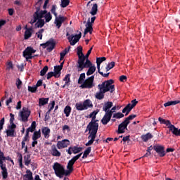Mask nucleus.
<instances>
[{
    "label": "nucleus",
    "mask_w": 180,
    "mask_h": 180,
    "mask_svg": "<svg viewBox=\"0 0 180 180\" xmlns=\"http://www.w3.org/2000/svg\"><path fill=\"white\" fill-rule=\"evenodd\" d=\"M122 117H124V114L123 112L114 113L112 116L113 119H122Z\"/></svg>",
    "instance_id": "nucleus-43"
},
{
    "label": "nucleus",
    "mask_w": 180,
    "mask_h": 180,
    "mask_svg": "<svg viewBox=\"0 0 180 180\" xmlns=\"http://www.w3.org/2000/svg\"><path fill=\"white\" fill-rule=\"evenodd\" d=\"M51 154L53 157H61V153L57 150L56 145H52Z\"/></svg>",
    "instance_id": "nucleus-18"
},
{
    "label": "nucleus",
    "mask_w": 180,
    "mask_h": 180,
    "mask_svg": "<svg viewBox=\"0 0 180 180\" xmlns=\"http://www.w3.org/2000/svg\"><path fill=\"white\" fill-rule=\"evenodd\" d=\"M52 77H56V73L54 72H49L47 73V79H50Z\"/></svg>",
    "instance_id": "nucleus-62"
},
{
    "label": "nucleus",
    "mask_w": 180,
    "mask_h": 180,
    "mask_svg": "<svg viewBox=\"0 0 180 180\" xmlns=\"http://www.w3.org/2000/svg\"><path fill=\"white\" fill-rule=\"evenodd\" d=\"M98 112L94 110L89 115V118H91V121L87 125L86 129L85 132L86 133L89 130V136L88 139H91L86 144V147H89V146H92L94 144V141H95V138L96 137V134L98 133V129H99V124L97 123L98 120L96 119V115H98Z\"/></svg>",
    "instance_id": "nucleus-1"
},
{
    "label": "nucleus",
    "mask_w": 180,
    "mask_h": 180,
    "mask_svg": "<svg viewBox=\"0 0 180 180\" xmlns=\"http://www.w3.org/2000/svg\"><path fill=\"white\" fill-rule=\"evenodd\" d=\"M112 106H113V103L112 101H108L105 103L104 105L103 106V112H105V113L109 112V110H110Z\"/></svg>",
    "instance_id": "nucleus-17"
},
{
    "label": "nucleus",
    "mask_w": 180,
    "mask_h": 180,
    "mask_svg": "<svg viewBox=\"0 0 180 180\" xmlns=\"http://www.w3.org/2000/svg\"><path fill=\"white\" fill-rule=\"evenodd\" d=\"M79 61H80V62L82 61L83 65H84V67L86 68H88L92 66V62H91V60H89V59L85 58V56L84 58H82V59L80 58V60Z\"/></svg>",
    "instance_id": "nucleus-19"
},
{
    "label": "nucleus",
    "mask_w": 180,
    "mask_h": 180,
    "mask_svg": "<svg viewBox=\"0 0 180 180\" xmlns=\"http://www.w3.org/2000/svg\"><path fill=\"white\" fill-rule=\"evenodd\" d=\"M103 61H106V57L103 56V57H99L96 58V63L102 64Z\"/></svg>",
    "instance_id": "nucleus-56"
},
{
    "label": "nucleus",
    "mask_w": 180,
    "mask_h": 180,
    "mask_svg": "<svg viewBox=\"0 0 180 180\" xmlns=\"http://www.w3.org/2000/svg\"><path fill=\"white\" fill-rule=\"evenodd\" d=\"M71 49V46H69L68 48H65L62 52H60V54L62 56H65L66 54L70 51V49Z\"/></svg>",
    "instance_id": "nucleus-59"
},
{
    "label": "nucleus",
    "mask_w": 180,
    "mask_h": 180,
    "mask_svg": "<svg viewBox=\"0 0 180 180\" xmlns=\"http://www.w3.org/2000/svg\"><path fill=\"white\" fill-rule=\"evenodd\" d=\"M42 134H44L45 139L50 137L51 130L49 127H44L41 129Z\"/></svg>",
    "instance_id": "nucleus-24"
},
{
    "label": "nucleus",
    "mask_w": 180,
    "mask_h": 180,
    "mask_svg": "<svg viewBox=\"0 0 180 180\" xmlns=\"http://www.w3.org/2000/svg\"><path fill=\"white\" fill-rule=\"evenodd\" d=\"M30 162H32V160L30 159V155H27L24 156V163L25 165L29 167L30 165Z\"/></svg>",
    "instance_id": "nucleus-38"
},
{
    "label": "nucleus",
    "mask_w": 180,
    "mask_h": 180,
    "mask_svg": "<svg viewBox=\"0 0 180 180\" xmlns=\"http://www.w3.org/2000/svg\"><path fill=\"white\" fill-rule=\"evenodd\" d=\"M41 47L43 49H46L49 53H51L54 49H56V41L53 38L50 39L49 41H47L46 43L41 44Z\"/></svg>",
    "instance_id": "nucleus-6"
},
{
    "label": "nucleus",
    "mask_w": 180,
    "mask_h": 180,
    "mask_svg": "<svg viewBox=\"0 0 180 180\" xmlns=\"http://www.w3.org/2000/svg\"><path fill=\"white\" fill-rule=\"evenodd\" d=\"M26 31L25 32L24 39L25 40H28L32 37V28H27V26H25Z\"/></svg>",
    "instance_id": "nucleus-22"
},
{
    "label": "nucleus",
    "mask_w": 180,
    "mask_h": 180,
    "mask_svg": "<svg viewBox=\"0 0 180 180\" xmlns=\"http://www.w3.org/2000/svg\"><path fill=\"white\" fill-rule=\"evenodd\" d=\"M30 110L29 108L24 107L22 108V110L20 112L19 116L21 117V121L26 123V122L29 121V116H30Z\"/></svg>",
    "instance_id": "nucleus-7"
},
{
    "label": "nucleus",
    "mask_w": 180,
    "mask_h": 180,
    "mask_svg": "<svg viewBox=\"0 0 180 180\" xmlns=\"http://www.w3.org/2000/svg\"><path fill=\"white\" fill-rule=\"evenodd\" d=\"M127 126H129V122L124 120L121 124H119L117 133L118 134H123V133L125 131L124 130H127Z\"/></svg>",
    "instance_id": "nucleus-10"
},
{
    "label": "nucleus",
    "mask_w": 180,
    "mask_h": 180,
    "mask_svg": "<svg viewBox=\"0 0 180 180\" xmlns=\"http://www.w3.org/2000/svg\"><path fill=\"white\" fill-rule=\"evenodd\" d=\"M61 70L63 69L60 66H54L53 73H55V78H60L61 77Z\"/></svg>",
    "instance_id": "nucleus-20"
},
{
    "label": "nucleus",
    "mask_w": 180,
    "mask_h": 180,
    "mask_svg": "<svg viewBox=\"0 0 180 180\" xmlns=\"http://www.w3.org/2000/svg\"><path fill=\"white\" fill-rule=\"evenodd\" d=\"M36 130V121H33L31 124V126L28 127L26 130L28 133H33Z\"/></svg>",
    "instance_id": "nucleus-34"
},
{
    "label": "nucleus",
    "mask_w": 180,
    "mask_h": 180,
    "mask_svg": "<svg viewBox=\"0 0 180 180\" xmlns=\"http://www.w3.org/2000/svg\"><path fill=\"white\" fill-rule=\"evenodd\" d=\"M43 33H44V29H40L36 32V35L39 40H43Z\"/></svg>",
    "instance_id": "nucleus-42"
},
{
    "label": "nucleus",
    "mask_w": 180,
    "mask_h": 180,
    "mask_svg": "<svg viewBox=\"0 0 180 180\" xmlns=\"http://www.w3.org/2000/svg\"><path fill=\"white\" fill-rule=\"evenodd\" d=\"M139 103V101L137 100L134 99L131 101L130 106L133 109V108L136 107V105Z\"/></svg>",
    "instance_id": "nucleus-61"
},
{
    "label": "nucleus",
    "mask_w": 180,
    "mask_h": 180,
    "mask_svg": "<svg viewBox=\"0 0 180 180\" xmlns=\"http://www.w3.org/2000/svg\"><path fill=\"white\" fill-rule=\"evenodd\" d=\"M48 71H49V66L47 65L44 66L40 72L41 77H44V75H46Z\"/></svg>",
    "instance_id": "nucleus-45"
},
{
    "label": "nucleus",
    "mask_w": 180,
    "mask_h": 180,
    "mask_svg": "<svg viewBox=\"0 0 180 180\" xmlns=\"http://www.w3.org/2000/svg\"><path fill=\"white\" fill-rule=\"evenodd\" d=\"M11 125L8 126V130H15L16 129V125L13 122H10Z\"/></svg>",
    "instance_id": "nucleus-58"
},
{
    "label": "nucleus",
    "mask_w": 180,
    "mask_h": 180,
    "mask_svg": "<svg viewBox=\"0 0 180 180\" xmlns=\"http://www.w3.org/2000/svg\"><path fill=\"white\" fill-rule=\"evenodd\" d=\"M82 37V33L81 32L78 34L74 35V39L72 42H70L71 46H75L78 41H79V39Z\"/></svg>",
    "instance_id": "nucleus-21"
},
{
    "label": "nucleus",
    "mask_w": 180,
    "mask_h": 180,
    "mask_svg": "<svg viewBox=\"0 0 180 180\" xmlns=\"http://www.w3.org/2000/svg\"><path fill=\"white\" fill-rule=\"evenodd\" d=\"M0 167L1 171V175L3 177V179H6L8 178V169L6 168V165L1 163L0 164Z\"/></svg>",
    "instance_id": "nucleus-14"
},
{
    "label": "nucleus",
    "mask_w": 180,
    "mask_h": 180,
    "mask_svg": "<svg viewBox=\"0 0 180 180\" xmlns=\"http://www.w3.org/2000/svg\"><path fill=\"white\" fill-rule=\"evenodd\" d=\"M50 98H40L39 99V106H44V105H47L49 103V101Z\"/></svg>",
    "instance_id": "nucleus-29"
},
{
    "label": "nucleus",
    "mask_w": 180,
    "mask_h": 180,
    "mask_svg": "<svg viewBox=\"0 0 180 180\" xmlns=\"http://www.w3.org/2000/svg\"><path fill=\"white\" fill-rule=\"evenodd\" d=\"M92 150V148L91 146L88 147L84 152L82 158H87L88 155H89V154L91 153V151Z\"/></svg>",
    "instance_id": "nucleus-40"
},
{
    "label": "nucleus",
    "mask_w": 180,
    "mask_h": 180,
    "mask_svg": "<svg viewBox=\"0 0 180 180\" xmlns=\"http://www.w3.org/2000/svg\"><path fill=\"white\" fill-rule=\"evenodd\" d=\"M153 150L156 151L159 157H165V148L161 145H156L153 146Z\"/></svg>",
    "instance_id": "nucleus-8"
},
{
    "label": "nucleus",
    "mask_w": 180,
    "mask_h": 180,
    "mask_svg": "<svg viewBox=\"0 0 180 180\" xmlns=\"http://www.w3.org/2000/svg\"><path fill=\"white\" fill-rule=\"evenodd\" d=\"M89 70L86 72V75L88 77H89V75H92V74H94V72H95L96 71V67L95 65H91L90 67L88 68Z\"/></svg>",
    "instance_id": "nucleus-33"
},
{
    "label": "nucleus",
    "mask_w": 180,
    "mask_h": 180,
    "mask_svg": "<svg viewBox=\"0 0 180 180\" xmlns=\"http://www.w3.org/2000/svg\"><path fill=\"white\" fill-rule=\"evenodd\" d=\"M90 13L92 15V16H95V15H96V13H98V4H93V6L90 11Z\"/></svg>",
    "instance_id": "nucleus-37"
},
{
    "label": "nucleus",
    "mask_w": 180,
    "mask_h": 180,
    "mask_svg": "<svg viewBox=\"0 0 180 180\" xmlns=\"http://www.w3.org/2000/svg\"><path fill=\"white\" fill-rule=\"evenodd\" d=\"M28 91L29 92H32V94H36V92H37V87L36 86V85H34V86H28Z\"/></svg>",
    "instance_id": "nucleus-50"
},
{
    "label": "nucleus",
    "mask_w": 180,
    "mask_h": 180,
    "mask_svg": "<svg viewBox=\"0 0 180 180\" xmlns=\"http://www.w3.org/2000/svg\"><path fill=\"white\" fill-rule=\"evenodd\" d=\"M158 121L160 122V124H166V126H167V127H169L170 124H171V121L168 120H165L162 119L161 117H160L158 118Z\"/></svg>",
    "instance_id": "nucleus-35"
},
{
    "label": "nucleus",
    "mask_w": 180,
    "mask_h": 180,
    "mask_svg": "<svg viewBox=\"0 0 180 180\" xmlns=\"http://www.w3.org/2000/svg\"><path fill=\"white\" fill-rule=\"evenodd\" d=\"M53 169L55 172L56 176H58V178H63L64 175L68 176V175H70L71 172H72L73 171L71 170V169H68V170H65V169H64V167L58 162H56L54 164V165L53 166Z\"/></svg>",
    "instance_id": "nucleus-3"
},
{
    "label": "nucleus",
    "mask_w": 180,
    "mask_h": 180,
    "mask_svg": "<svg viewBox=\"0 0 180 180\" xmlns=\"http://www.w3.org/2000/svg\"><path fill=\"white\" fill-rule=\"evenodd\" d=\"M77 56H78V60L84 58L85 57V55L82 53V46H79L77 47Z\"/></svg>",
    "instance_id": "nucleus-30"
},
{
    "label": "nucleus",
    "mask_w": 180,
    "mask_h": 180,
    "mask_svg": "<svg viewBox=\"0 0 180 180\" xmlns=\"http://www.w3.org/2000/svg\"><path fill=\"white\" fill-rule=\"evenodd\" d=\"M70 5V0H61V8H67Z\"/></svg>",
    "instance_id": "nucleus-48"
},
{
    "label": "nucleus",
    "mask_w": 180,
    "mask_h": 180,
    "mask_svg": "<svg viewBox=\"0 0 180 180\" xmlns=\"http://www.w3.org/2000/svg\"><path fill=\"white\" fill-rule=\"evenodd\" d=\"M47 13L46 10H41L40 11V6L36 7V12L34 13V15L38 16L39 18H44V15Z\"/></svg>",
    "instance_id": "nucleus-13"
},
{
    "label": "nucleus",
    "mask_w": 180,
    "mask_h": 180,
    "mask_svg": "<svg viewBox=\"0 0 180 180\" xmlns=\"http://www.w3.org/2000/svg\"><path fill=\"white\" fill-rule=\"evenodd\" d=\"M71 110H72V108H71V106L67 105L65 107L63 112L66 117H70V115H71Z\"/></svg>",
    "instance_id": "nucleus-36"
},
{
    "label": "nucleus",
    "mask_w": 180,
    "mask_h": 180,
    "mask_svg": "<svg viewBox=\"0 0 180 180\" xmlns=\"http://www.w3.org/2000/svg\"><path fill=\"white\" fill-rule=\"evenodd\" d=\"M93 107L94 105L92 104V101H91L89 99L85 100L83 103H77L75 105L77 110H86L87 109H89V108Z\"/></svg>",
    "instance_id": "nucleus-4"
},
{
    "label": "nucleus",
    "mask_w": 180,
    "mask_h": 180,
    "mask_svg": "<svg viewBox=\"0 0 180 180\" xmlns=\"http://www.w3.org/2000/svg\"><path fill=\"white\" fill-rule=\"evenodd\" d=\"M168 129L174 136H180V129H178V128L175 127V125L171 124L169 127H168Z\"/></svg>",
    "instance_id": "nucleus-15"
},
{
    "label": "nucleus",
    "mask_w": 180,
    "mask_h": 180,
    "mask_svg": "<svg viewBox=\"0 0 180 180\" xmlns=\"http://www.w3.org/2000/svg\"><path fill=\"white\" fill-rule=\"evenodd\" d=\"M120 81L121 82H125L127 81V77L125 75H122L120 77Z\"/></svg>",
    "instance_id": "nucleus-63"
},
{
    "label": "nucleus",
    "mask_w": 180,
    "mask_h": 180,
    "mask_svg": "<svg viewBox=\"0 0 180 180\" xmlns=\"http://www.w3.org/2000/svg\"><path fill=\"white\" fill-rule=\"evenodd\" d=\"M44 19L39 18L37 22L34 24L35 29H39V27H43L44 26Z\"/></svg>",
    "instance_id": "nucleus-26"
},
{
    "label": "nucleus",
    "mask_w": 180,
    "mask_h": 180,
    "mask_svg": "<svg viewBox=\"0 0 180 180\" xmlns=\"http://www.w3.org/2000/svg\"><path fill=\"white\" fill-rule=\"evenodd\" d=\"M70 77H71V74H67L63 78V81L65 82V85H68V84L71 82V79L70 78Z\"/></svg>",
    "instance_id": "nucleus-46"
},
{
    "label": "nucleus",
    "mask_w": 180,
    "mask_h": 180,
    "mask_svg": "<svg viewBox=\"0 0 180 180\" xmlns=\"http://www.w3.org/2000/svg\"><path fill=\"white\" fill-rule=\"evenodd\" d=\"M112 84H115V81L110 79L109 80L104 81L101 84H98L97 88L99 91L96 94V99L102 101V99L105 98V94H106V92L113 94V92H115V85Z\"/></svg>",
    "instance_id": "nucleus-2"
},
{
    "label": "nucleus",
    "mask_w": 180,
    "mask_h": 180,
    "mask_svg": "<svg viewBox=\"0 0 180 180\" xmlns=\"http://www.w3.org/2000/svg\"><path fill=\"white\" fill-rule=\"evenodd\" d=\"M4 133H6L7 137H16V130L6 129Z\"/></svg>",
    "instance_id": "nucleus-27"
},
{
    "label": "nucleus",
    "mask_w": 180,
    "mask_h": 180,
    "mask_svg": "<svg viewBox=\"0 0 180 180\" xmlns=\"http://www.w3.org/2000/svg\"><path fill=\"white\" fill-rule=\"evenodd\" d=\"M56 9H57V6L56 4L53 5L51 9V13H53V15H54L55 18H57L58 16L57 12H56Z\"/></svg>",
    "instance_id": "nucleus-54"
},
{
    "label": "nucleus",
    "mask_w": 180,
    "mask_h": 180,
    "mask_svg": "<svg viewBox=\"0 0 180 180\" xmlns=\"http://www.w3.org/2000/svg\"><path fill=\"white\" fill-rule=\"evenodd\" d=\"M11 125L8 126V130H15L16 129V125L13 122H10Z\"/></svg>",
    "instance_id": "nucleus-57"
},
{
    "label": "nucleus",
    "mask_w": 180,
    "mask_h": 180,
    "mask_svg": "<svg viewBox=\"0 0 180 180\" xmlns=\"http://www.w3.org/2000/svg\"><path fill=\"white\" fill-rule=\"evenodd\" d=\"M77 72H81V71H84V68H86L85 67V65H84V62L77 60Z\"/></svg>",
    "instance_id": "nucleus-28"
},
{
    "label": "nucleus",
    "mask_w": 180,
    "mask_h": 180,
    "mask_svg": "<svg viewBox=\"0 0 180 180\" xmlns=\"http://www.w3.org/2000/svg\"><path fill=\"white\" fill-rule=\"evenodd\" d=\"M95 79V75H92L88 77L83 84H81L80 88L82 89H91V88H94V80Z\"/></svg>",
    "instance_id": "nucleus-5"
},
{
    "label": "nucleus",
    "mask_w": 180,
    "mask_h": 180,
    "mask_svg": "<svg viewBox=\"0 0 180 180\" xmlns=\"http://www.w3.org/2000/svg\"><path fill=\"white\" fill-rule=\"evenodd\" d=\"M135 117H137L136 115H129L127 118H125V121H127V122H128V124H130V120H133V119H135Z\"/></svg>",
    "instance_id": "nucleus-51"
},
{
    "label": "nucleus",
    "mask_w": 180,
    "mask_h": 180,
    "mask_svg": "<svg viewBox=\"0 0 180 180\" xmlns=\"http://www.w3.org/2000/svg\"><path fill=\"white\" fill-rule=\"evenodd\" d=\"M5 124V117H3L1 120H0V131L1 130H4V125Z\"/></svg>",
    "instance_id": "nucleus-60"
},
{
    "label": "nucleus",
    "mask_w": 180,
    "mask_h": 180,
    "mask_svg": "<svg viewBox=\"0 0 180 180\" xmlns=\"http://www.w3.org/2000/svg\"><path fill=\"white\" fill-rule=\"evenodd\" d=\"M133 108L130 106V103L127 104L122 110V113H125V116H127Z\"/></svg>",
    "instance_id": "nucleus-31"
},
{
    "label": "nucleus",
    "mask_w": 180,
    "mask_h": 180,
    "mask_svg": "<svg viewBox=\"0 0 180 180\" xmlns=\"http://www.w3.org/2000/svg\"><path fill=\"white\" fill-rule=\"evenodd\" d=\"M34 53H36V50L32 48V46H27L23 51V57L34 54Z\"/></svg>",
    "instance_id": "nucleus-16"
},
{
    "label": "nucleus",
    "mask_w": 180,
    "mask_h": 180,
    "mask_svg": "<svg viewBox=\"0 0 180 180\" xmlns=\"http://www.w3.org/2000/svg\"><path fill=\"white\" fill-rule=\"evenodd\" d=\"M23 180H34L33 179V172L27 169L26 171V174L23 176Z\"/></svg>",
    "instance_id": "nucleus-23"
},
{
    "label": "nucleus",
    "mask_w": 180,
    "mask_h": 180,
    "mask_svg": "<svg viewBox=\"0 0 180 180\" xmlns=\"http://www.w3.org/2000/svg\"><path fill=\"white\" fill-rule=\"evenodd\" d=\"M111 119H112V112L110 111L108 112H105L101 120L102 124H104V125L108 124V123L110 122Z\"/></svg>",
    "instance_id": "nucleus-12"
},
{
    "label": "nucleus",
    "mask_w": 180,
    "mask_h": 180,
    "mask_svg": "<svg viewBox=\"0 0 180 180\" xmlns=\"http://www.w3.org/2000/svg\"><path fill=\"white\" fill-rule=\"evenodd\" d=\"M38 19H42L40 17H38L37 15H33V19H32L30 22V23L31 25H34V23H36V22H37Z\"/></svg>",
    "instance_id": "nucleus-53"
},
{
    "label": "nucleus",
    "mask_w": 180,
    "mask_h": 180,
    "mask_svg": "<svg viewBox=\"0 0 180 180\" xmlns=\"http://www.w3.org/2000/svg\"><path fill=\"white\" fill-rule=\"evenodd\" d=\"M55 24L56 25V27L58 29H60L61 27V25H63V23H64L65 22V20H67V17H64L61 15H56V17H55Z\"/></svg>",
    "instance_id": "nucleus-9"
},
{
    "label": "nucleus",
    "mask_w": 180,
    "mask_h": 180,
    "mask_svg": "<svg viewBox=\"0 0 180 180\" xmlns=\"http://www.w3.org/2000/svg\"><path fill=\"white\" fill-rule=\"evenodd\" d=\"M74 162L69 160L68 165H67V169H70V171H74Z\"/></svg>",
    "instance_id": "nucleus-49"
},
{
    "label": "nucleus",
    "mask_w": 180,
    "mask_h": 180,
    "mask_svg": "<svg viewBox=\"0 0 180 180\" xmlns=\"http://www.w3.org/2000/svg\"><path fill=\"white\" fill-rule=\"evenodd\" d=\"M54 106H56V101H53L51 102V103H50L49 105V109L47 113H50V112H51V110H53V109H54Z\"/></svg>",
    "instance_id": "nucleus-55"
},
{
    "label": "nucleus",
    "mask_w": 180,
    "mask_h": 180,
    "mask_svg": "<svg viewBox=\"0 0 180 180\" xmlns=\"http://www.w3.org/2000/svg\"><path fill=\"white\" fill-rule=\"evenodd\" d=\"M70 146V140L68 139H63L62 141H59L57 142L56 146L58 150H61L63 148H66Z\"/></svg>",
    "instance_id": "nucleus-11"
},
{
    "label": "nucleus",
    "mask_w": 180,
    "mask_h": 180,
    "mask_svg": "<svg viewBox=\"0 0 180 180\" xmlns=\"http://www.w3.org/2000/svg\"><path fill=\"white\" fill-rule=\"evenodd\" d=\"M72 151L73 154H78V153H81V151H82V148L78 146H73L72 147Z\"/></svg>",
    "instance_id": "nucleus-41"
},
{
    "label": "nucleus",
    "mask_w": 180,
    "mask_h": 180,
    "mask_svg": "<svg viewBox=\"0 0 180 180\" xmlns=\"http://www.w3.org/2000/svg\"><path fill=\"white\" fill-rule=\"evenodd\" d=\"M93 31H94V28H89L88 27H86V29L84 30V37H85V36L88 33H89L90 34H92Z\"/></svg>",
    "instance_id": "nucleus-52"
},
{
    "label": "nucleus",
    "mask_w": 180,
    "mask_h": 180,
    "mask_svg": "<svg viewBox=\"0 0 180 180\" xmlns=\"http://www.w3.org/2000/svg\"><path fill=\"white\" fill-rule=\"evenodd\" d=\"M44 18H45L46 23H49V22L53 19V15H51V13L46 12V13L44 15Z\"/></svg>",
    "instance_id": "nucleus-39"
},
{
    "label": "nucleus",
    "mask_w": 180,
    "mask_h": 180,
    "mask_svg": "<svg viewBox=\"0 0 180 180\" xmlns=\"http://www.w3.org/2000/svg\"><path fill=\"white\" fill-rule=\"evenodd\" d=\"M115 65H116V63H115V62H113V61L109 63L107 65L106 68H105L106 71H107V72H108V71H110V70H112V68H113V67H115Z\"/></svg>",
    "instance_id": "nucleus-44"
},
{
    "label": "nucleus",
    "mask_w": 180,
    "mask_h": 180,
    "mask_svg": "<svg viewBox=\"0 0 180 180\" xmlns=\"http://www.w3.org/2000/svg\"><path fill=\"white\" fill-rule=\"evenodd\" d=\"M84 81H85V73H82L79 77L78 84H83Z\"/></svg>",
    "instance_id": "nucleus-47"
},
{
    "label": "nucleus",
    "mask_w": 180,
    "mask_h": 180,
    "mask_svg": "<svg viewBox=\"0 0 180 180\" xmlns=\"http://www.w3.org/2000/svg\"><path fill=\"white\" fill-rule=\"evenodd\" d=\"M153 137H154L153 134H151L150 133H147L146 134L142 135L141 136V139L144 141V143H147V141H148V140H150V139H153Z\"/></svg>",
    "instance_id": "nucleus-25"
},
{
    "label": "nucleus",
    "mask_w": 180,
    "mask_h": 180,
    "mask_svg": "<svg viewBox=\"0 0 180 180\" xmlns=\"http://www.w3.org/2000/svg\"><path fill=\"white\" fill-rule=\"evenodd\" d=\"M41 137V132L40 129L39 131H34V134L32 135V140H39Z\"/></svg>",
    "instance_id": "nucleus-32"
},
{
    "label": "nucleus",
    "mask_w": 180,
    "mask_h": 180,
    "mask_svg": "<svg viewBox=\"0 0 180 180\" xmlns=\"http://www.w3.org/2000/svg\"><path fill=\"white\" fill-rule=\"evenodd\" d=\"M16 85H17L18 89H20V85H22V80H20V79H17Z\"/></svg>",
    "instance_id": "nucleus-64"
}]
</instances>
